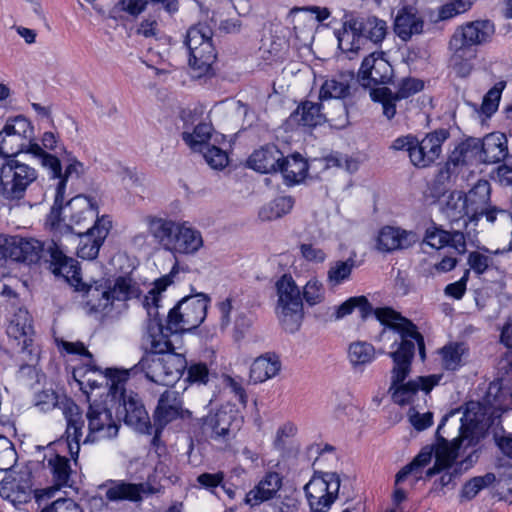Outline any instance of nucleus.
Here are the masks:
<instances>
[{"mask_svg":"<svg viewBox=\"0 0 512 512\" xmlns=\"http://www.w3.org/2000/svg\"><path fill=\"white\" fill-rule=\"evenodd\" d=\"M294 205V199L290 196H283L274 199L268 205L264 206L259 216L262 220H273L289 213Z\"/></svg>","mask_w":512,"mask_h":512,"instance_id":"47","label":"nucleus"},{"mask_svg":"<svg viewBox=\"0 0 512 512\" xmlns=\"http://www.w3.org/2000/svg\"><path fill=\"white\" fill-rule=\"evenodd\" d=\"M172 283L169 275L157 279L154 287L145 296L143 305L150 317L146 333L142 338V349L152 354L142 360L147 378L151 381L171 386L176 383L187 367L183 353L175 351L170 336L164 332V326L158 319L160 295Z\"/></svg>","mask_w":512,"mask_h":512,"instance_id":"2","label":"nucleus"},{"mask_svg":"<svg viewBox=\"0 0 512 512\" xmlns=\"http://www.w3.org/2000/svg\"><path fill=\"white\" fill-rule=\"evenodd\" d=\"M375 358V348L366 341H355L349 345L348 359L355 369H362Z\"/></svg>","mask_w":512,"mask_h":512,"instance_id":"45","label":"nucleus"},{"mask_svg":"<svg viewBox=\"0 0 512 512\" xmlns=\"http://www.w3.org/2000/svg\"><path fill=\"white\" fill-rule=\"evenodd\" d=\"M449 133L445 129H439L427 134L422 140L424 149L428 152V158L435 162L442 151V144L447 140Z\"/></svg>","mask_w":512,"mask_h":512,"instance_id":"50","label":"nucleus"},{"mask_svg":"<svg viewBox=\"0 0 512 512\" xmlns=\"http://www.w3.org/2000/svg\"><path fill=\"white\" fill-rule=\"evenodd\" d=\"M66 354L75 356L79 355L85 360V367L75 368L72 366L73 380L79 385V388L84 392L88 393L86 387L91 389L97 388L105 381L106 385L109 386V393L111 394V377L112 372H123L124 370L108 368L105 372L98 371L96 369L88 368L87 365L91 360L92 355L86 349L81 342H67L66 341Z\"/></svg>","mask_w":512,"mask_h":512,"instance_id":"18","label":"nucleus"},{"mask_svg":"<svg viewBox=\"0 0 512 512\" xmlns=\"http://www.w3.org/2000/svg\"><path fill=\"white\" fill-rule=\"evenodd\" d=\"M43 452L42 468L52 476L53 485L34 491L36 503L41 506L54 499L64 487V448L61 439L52 441L46 446H37Z\"/></svg>","mask_w":512,"mask_h":512,"instance_id":"14","label":"nucleus"},{"mask_svg":"<svg viewBox=\"0 0 512 512\" xmlns=\"http://www.w3.org/2000/svg\"><path fill=\"white\" fill-rule=\"evenodd\" d=\"M410 161L418 168H425L430 166L433 162L432 158H428V152L424 149L423 144L416 138V144L413 145L412 151H410Z\"/></svg>","mask_w":512,"mask_h":512,"instance_id":"62","label":"nucleus"},{"mask_svg":"<svg viewBox=\"0 0 512 512\" xmlns=\"http://www.w3.org/2000/svg\"><path fill=\"white\" fill-rule=\"evenodd\" d=\"M276 290L278 297L275 308L277 319L286 332L295 333L299 330L304 318L301 291L289 275H283L276 282Z\"/></svg>","mask_w":512,"mask_h":512,"instance_id":"9","label":"nucleus"},{"mask_svg":"<svg viewBox=\"0 0 512 512\" xmlns=\"http://www.w3.org/2000/svg\"><path fill=\"white\" fill-rule=\"evenodd\" d=\"M103 487L106 488L105 496L109 501L128 500L141 501L143 496L158 492V489L147 482L128 483L124 481H110Z\"/></svg>","mask_w":512,"mask_h":512,"instance_id":"24","label":"nucleus"},{"mask_svg":"<svg viewBox=\"0 0 512 512\" xmlns=\"http://www.w3.org/2000/svg\"><path fill=\"white\" fill-rule=\"evenodd\" d=\"M376 315L384 325L379 334V341L393 349L389 352V356L393 360L389 388L393 401L399 405H405L413 399L418 390L428 394L438 384L440 376H420L404 382L411 372L416 345L421 359H425L424 338L417 326L389 307L378 309Z\"/></svg>","mask_w":512,"mask_h":512,"instance_id":"1","label":"nucleus"},{"mask_svg":"<svg viewBox=\"0 0 512 512\" xmlns=\"http://www.w3.org/2000/svg\"><path fill=\"white\" fill-rule=\"evenodd\" d=\"M370 96L374 101L380 102L382 104L383 114L387 117V119H392L396 114V104L397 100L400 98L396 97L395 93L387 87H381L373 89L370 92Z\"/></svg>","mask_w":512,"mask_h":512,"instance_id":"49","label":"nucleus"},{"mask_svg":"<svg viewBox=\"0 0 512 512\" xmlns=\"http://www.w3.org/2000/svg\"><path fill=\"white\" fill-rule=\"evenodd\" d=\"M341 480L337 473L315 474L304 486L305 496L311 512H328L337 500Z\"/></svg>","mask_w":512,"mask_h":512,"instance_id":"15","label":"nucleus"},{"mask_svg":"<svg viewBox=\"0 0 512 512\" xmlns=\"http://www.w3.org/2000/svg\"><path fill=\"white\" fill-rule=\"evenodd\" d=\"M183 402L180 394L174 390H166L158 401L155 410V420L160 426L173 421L178 417H184V414H190L188 410H184Z\"/></svg>","mask_w":512,"mask_h":512,"instance_id":"30","label":"nucleus"},{"mask_svg":"<svg viewBox=\"0 0 512 512\" xmlns=\"http://www.w3.org/2000/svg\"><path fill=\"white\" fill-rule=\"evenodd\" d=\"M503 88L504 83L499 82L486 93L481 106L485 115L491 116L497 110Z\"/></svg>","mask_w":512,"mask_h":512,"instance_id":"57","label":"nucleus"},{"mask_svg":"<svg viewBox=\"0 0 512 512\" xmlns=\"http://www.w3.org/2000/svg\"><path fill=\"white\" fill-rule=\"evenodd\" d=\"M416 234L399 227L384 226L378 232L376 247L381 252L407 249L416 243Z\"/></svg>","mask_w":512,"mask_h":512,"instance_id":"27","label":"nucleus"},{"mask_svg":"<svg viewBox=\"0 0 512 512\" xmlns=\"http://www.w3.org/2000/svg\"><path fill=\"white\" fill-rule=\"evenodd\" d=\"M484 419L485 412L482 411L481 404L479 402H469L461 418L462 424L459 428V436L449 441L440 435L444 421L447 420V416H445L437 429L436 445L423 448L410 464L404 466L396 475V484L402 482L409 474H418L421 468L430 463L433 452L435 454V464L427 470V477H432L442 470L450 468L460 451H465L467 447L478 442V434L482 430L479 425Z\"/></svg>","mask_w":512,"mask_h":512,"instance_id":"3","label":"nucleus"},{"mask_svg":"<svg viewBox=\"0 0 512 512\" xmlns=\"http://www.w3.org/2000/svg\"><path fill=\"white\" fill-rule=\"evenodd\" d=\"M475 0H451L439 9V19L448 20L454 16L468 11Z\"/></svg>","mask_w":512,"mask_h":512,"instance_id":"55","label":"nucleus"},{"mask_svg":"<svg viewBox=\"0 0 512 512\" xmlns=\"http://www.w3.org/2000/svg\"><path fill=\"white\" fill-rule=\"evenodd\" d=\"M58 404V396L53 390H45L36 395L35 405L43 412L54 409Z\"/></svg>","mask_w":512,"mask_h":512,"instance_id":"64","label":"nucleus"},{"mask_svg":"<svg viewBox=\"0 0 512 512\" xmlns=\"http://www.w3.org/2000/svg\"><path fill=\"white\" fill-rule=\"evenodd\" d=\"M287 185L300 183L306 177L308 163L299 153L285 157L280 163L279 169Z\"/></svg>","mask_w":512,"mask_h":512,"instance_id":"39","label":"nucleus"},{"mask_svg":"<svg viewBox=\"0 0 512 512\" xmlns=\"http://www.w3.org/2000/svg\"><path fill=\"white\" fill-rule=\"evenodd\" d=\"M41 146L34 141L31 123L22 115L10 118L0 131V155L11 158L22 152L40 153Z\"/></svg>","mask_w":512,"mask_h":512,"instance_id":"10","label":"nucleus"},{"mask_svg":"<svg viewBox=\"0 0 512 512\" xmlns=\"http://www.w3.org/2000/svg\"><path fill=\"white\" fill-rule=\"evenodd\" d=\"M71 191L78 192L85 190L90 185L89 166L78 160L71 154L66 153V186Z\"/></svg>","mask_w":512,"mask_h":512,"instance_id":"37","label":"nucleus"},{"mask_svg":"<svg viewBox=\"0 0 512 512\" xmlns=\"http://www.w3.org/2000/svg\"><path fill=\"white\" fill-rule=\"evenodd\" d=\"M355 83L354 73L341 72L327 78L321 85L319 99H344L351 94L352 84Z\"/></svg>","mask_w":512,"mask_h":512,"instance_id":"32","label":"nucleus"},{"mask_svg":"<svg viewBox=\"0 0 512 512\" xmlns=\"http://www.w3.org/2000/svg\"><path fill=\"white\" fill-rule=\"evenodd\" d=\"M16 462L17 452L13 444L6 437H0V471H10Z\"/></svg>","mask_w":512,"mask_h":512,"instance_id":"54","label":"nucleus"},{"mask_svg":"<svg viewBox=\"0 0 512 512\" xmlns=\"http://www.w3.org/2000/svg\"><path fill=\"white\" fill-rule=\"evenodd\" d=\"M7 335L11 347L17 353L20 377L33 378L36 375L35 366L39 361L40 350L34 343L32 320L26 309L18 308L13 314L7 326Z\"/></svg>","mask_w":512,"mask_h":512,"instance_id":"6","label":"nucleus"},{"mask_svg":"<svg viewBox=\"0 0 512 512\" xmlns=\"http://www.w3.org/2000/svg\"><path fill=\"white\" fill-rule=\"evenodd\" d=\"M423 20L416 14L403 9L395 19L394 31L402 40H409L412 35L420 34L423 30Z\"/></svg>","mask_w":512,"mask_h":512,"instance_id":"41","label":"nucleus"},{"mask_svg":"<svg viewBox=\"0 0 512 512\" xmlns=\"http://www.w3.org/2000/svg\"><path fill=\"white\" fill-rule=\"evenodd\" d=\"M204 241L199 230L188 222H179L168 251L174 254L192 255L203 247Z\"/></svg>","mask_w":512,"mask_h":512,"instance_id":"25","label":"nucleus"},{"mask_svg":"<svg viewBox=\"0 0 512 512\" xmlns=\"http://www.w3.org/2000/svg\"><path fill=\"white\" fill-rule=\"evenodd\" d=\"M448 67L458 76H469L474 68V60L477 57V49L468 47L461 42L450 39L449 41Z\"/></svg>","mask_w":512,"mask_h":512,"instance_id":"28","label":"nucleus"},{"mask_svg":"<svg viewBox=\"0 0 512 512\" xmlns=\"http://www.w3.org/2000/svg\"><path fill=\"white\" fill-rule=\"evenodd\" d=\"M511 392L512 387H504L498 381L492 382L488 387L484 402L486 405L497 410L510 409L512 405Z\"/></svg>","mask_w":512,"mask_h":512,"instance_id":"44","label":"nucleus"},{"mask_svg":"<svg viewBox=\"0 0 512 512\" xmlns=\"http://www.w3.org/2000/svg\"><path fill=\"white\" fill-rule=\"evenodd\" d=\"M64 180H61L54 203L45 220V229L51 239L45 243L35 238L10 236L8 244L10 259L27 264L37 263L41 258L49 264V270L57 277L62 276L64 253L61 249L63 235Z\"/></svg>","mask_w":512,"mask_h":512,"instance_id":"4","label":"nucleus"},{"mask_svg":"<svg viewBox=\"0 0 512 512\" xmlns=\"http://www.w3.org/2000/svg\"><path fill=\"white\" fill-rule=\"evenodd\" d=\"M494 33V25L488 20L468 22L458 27L451 39L461 42L468 47L476 48L489 41Z\"/></svg>","mask_w":512,"mask_h":512,"instance_id":"26","label":"nucleus"},{"mask_svg":"<svg viewBox=\"0 0 512 512\" xmlns=\"http://www.w3.org/2000/svg\"><path fill=\"white\" fill-rule=\"evenodd\" d=\"M87 418L88 434L83 441L84 443L112 438L117 435L118 425L113 419L111 411L104 404L90 405Z\"/></svg>","mask_w":512,"mask_h":512,"instance_id":"21","label":"nucleus"},{"mask_svg":"<svg viewBox=\"0 0 512 512\" xmlns=\"http://www.w3.org/2000/svg\"><path fill=\"white\" fill-rule=\"evenodd\" d=\"M31 155L34 157L41 158L42 165L50 171L52 179L59 178L58 183H60L61 180H64V177H62L61 174V161L56 156L45 152L42 147L40 153ZM58 186L59 184H57L56 192L58 191Z\"/></svg>","mask_w":512,"mask_h":512,"instance_id":"58","label":"nucleus"},{"mask_svg":"<svg viewBox=\"0 0 512 512\" xmlns=\"http://www.w3.org/2000/svg\"><path fill=\"white\" fill-rule=\"evenodd\" d=\"M219 137L221 139L224 138L222 135H214L212 125L208 122H200L194 127L192 132L184 131L182 133V138L190 149L199 153L212 144L211 140L219 143Z\"/></svg>","mask_w":512,"mask_h":512,"instance_id":"38","label":"nucleus"},{"mask_svg":"<svg viewBox=\"0 0 512 512\" xmlns=\"http://www.w3.org/2000/svg\"><path fill=\"white\" fill-rule=\"evenodd\" d=\"M97 217H100L98 207L92 198L77 194L66 201V234L91 227Z\"/></svg>","mask_w":512,"mask_h":512,"instance_id":"20","label":"nucleus"},{"mask_svg":"<svg viewBox=\"0 0 512 512\" xmlns=\"http://www.w3.org/2000/svg\"><path fill=\"white\" fill-rule=\"evenodd\" d=\"M37 179L34 168L15 159H9L0 168V194L8 200L24 196L27 187Z\"/></svg>","mask_w":512,"mask_h":512,"instance_id":"17","label":"nucleus"},{"mask_svg":"<svg viewBox=\"0 0 512 512\" xmlns=\"http://www.w3.org/2000/svg\"><path fill=\"white\" fill-rule=\"evenodd\" d=\"M354 267L355 261L352 258L331 262L327 271L328 286L335 288L349 281Z\"/></svg>","mask_w":512,"mask_h":512,"instance_id":"46","label":"nucleus"},{"mask_svg":"<svg viewBox=\"0 0 512 512\" xmlns=\"http://www.w3.org/2000/svg\"><path fill=\"white\" fill-rule=\"evenodd\" d=\"M480 146V139L467 138L454 148L449 156V162L454 165H460L476 159L480 161Z\"/></svg>","mask_w":512,"mask_h":512,"instance_id":"42","label":"nucleus"},{"mask_svg":"<svg viewBox=\"0 0 512 512\" xmlns=\"http://www.w3.org/2000/svg\"><path fill=\"white\" fill-rule=\"evenodd\" d=\"M476 460L477 456L475 452L470 453L463 461L456 464L452 472H446L440 477L441 486L445 487L450 485L455 477H459L463 472L471 468Z\"/></svg>","mask_w":512,"mask_h":512,"instance_id":"59","label":"nucleus"},{"mask_svg":"<svg viewBox=\"0 0 512 512\" xmlns=\"http://www.w3.org/2000/svg\"><path fill=\"white\" fill-rule=\"evenodd\" d=\"M185 44L189 50V65L198 76L207 73L216 59L211 41V30L205 25L191 27L186 34Z\"/></svg>","mask_w":512,"mask_h":512,"instance_id":"16","label":"nucleus"},{"mask_svg":"<svg viewBox=\"0 0 512 512\" xmlns=\"http://www.w3.org/2000/svg\"><path fill=\"white\" fill-rule=\"evenodd\" d=\"M490 197L491 185L484 179L478 180L464 196L461 193L457 194V199L463 202L464 215L471 221L485 217L488 222L493 223L498 216L511 217L506 210L491 205Z\"/></svg>","mask_w":512,"mask_h":512,"instance_id":"12","label":"nucleus"},{"mask_svg":"<svg viewBox=\"0 0 512 512\" xmlns=\"http://www.w3.org/2000/svg\"><path fill=\"white\" fill-rule=\"evenodd\" d=\"M283 152L276 145L268 144L256 150L248 160L251 168L261 173L278 172Z\"/></svg>","mask_w":512,"mask_h":512,"instance_id":"34","label":"nucleus"},{"mask_svg":"<svg viewBox=\"0 0 512 512\" xmlns=\"http://www.w3.org/2000/svg\"><path fill=\"white\" fill-rule=\"evenodd\" d=\"M143 223L148 234L155 240V242L167 250L179 222L167 217L148 214L143 217Z\"/></svg>","mask_w":512,"mask_h":512,"instance_id":"31","label":"nucleus"},{"mask_svg":"<svg viewBox=\"0 0 512 512\" xmlns=\"http://www.w3.org/2000/svg\"><path fill=\"white\" fill-rule=\"evenodd\" d=\"M466 350L463 343H449L445 345L440 350L443 368L453 371L460 367Z\"/></svg>","mask_w":512,"mask_h":512,"instance_id":"48","label":"nucleus"},{"mask_svg":"<svg viewBox=\"0 0 512 512\" xmlns=\"http://www.w3.org/2000/svg\"><path fill=\"white\" fill-rule=\"evenodd\" d=\"M77 260L66 256V283L74 292L86 295L89 313L108 315L113 312L116 302H126L139 298L141 290L138 283L130 276H119L105 286H89L80 277Z\"/></svg>","mask_w":512,"mask_h":512,"instance_id":"5","label":"nucleus"},{"mask_svg":"<svg viewBox=\"0 0 512 512\" xmlns=\"http://www.w3.org/2000/svg\"><path fill=\"white\" fill-rule=\"evenodd\" d=\"M137 32L144 37H156L160 33V24L157 15L149 14L141 21L137 28Z\"/></svg>","mask_w":512,"mask_h":512,"instance_id":"63","label":"nucleus"},{"mask_svg":"<svg viewBox=\"0 0 512 512\" xmlns=\"http://www.w3.org/2000/svg\"><path fill=\"white\" fill-rule=\"evenodd\" d=\"M66 422V442L71 457L76 462V457L80 450L84 420L79 407L69 399H66Z\"/></svg>","mask_w":512,"mask_h":512,"instance_id":"29","label":"nucleus"},{"mask_svg":"<svg viewBox=\"0 0 512 512\" xmlns=\"http://www.w3.org/2000/svg\"><path fill=\"white\" fill-rule=\"evenodd\" d=\"M217 143L213 142L209 145L203 152H200L203 155V158L207 162V164L213 169H222L228 164V156L227 153L219 148Z\"/></svg>","mask_w":512,"mask_h":512,"instance_id":"52","label":"nucleus"},{"mask_svg":"<svg viewBox=\"0 0 512 512\" xmlns=\"http://www.w3.org/2000/svg\"><path fill=\"white\" fill-rule=\"evenodd\" d=\"M241 417L232 407H222L214 413L208 414L202 423V431L206 437L224 443L232 439L239 430Z\"/></svg>","mask_w":512,"mask_h":512,"instance_id":"19","label":"nucleus"},{"mask_svg":"<svg viewBox=\"0 0 512 512\" xmlns=\"http://www.w3.org/2000/svg\"><path fill=\"white\" fill-rule=\"evenodd\" d=\"M354 309H358L361 315V318L366 319L368 316H370L372 313L375 315V317L378 319L376 315V311L379 309H373L372 305L368 301L366 296H354L350 297L346 301H344L342 304L338 305L335 308V319L339 320L344 318L345 316L351 314Z\"/></svg>","mask_w":512,"mask_h":512,"instance_id":"43","label":"nucleus"},{"mask_svg":"<svg viewBox=\"0 0 512 512\" xmlns=\"http://www.w3.org/2000/svg\"><path fill=\"white\" fill-rule=\"evenodd\" d=\"M424 84L421 80L415 78L402 79L398 84V90L395 93L396 97L406 99L415 93L421 91Z\"/></svg>","mask_w":512,"mask_h":512,"instance_id":"60","label":"nucleus"},{"mask_svg":"<svg viewBox=\"0 0 512 512\" xmlns=\"http://www.w3.org/2000/svg\"><path fill=\"white\" fill-rule=\"evenodd\" d=\"M0 496L15 507L31 500L32 482L28 471L18 473L17 477L9 475L1 481Z\"/></svg>","mask_w":512,"mask_h":512,"instance_id":"22","label":"nucleus"},{"mask_svg":"<svg viewBox=\"0 0 512 512\" xmlns=\"http://www.w3.org/2000/svg\"><path fill=\"white\" fill-rule=\"evenodd\" d=\"M303 298L310 306L321 303L325 298L323 284L315 278L310 279L303 288Z\"/></svg>","mask_w":512,"mask_h":512,"instance_id":"56","label":"nucleus"},{"mask_svg":"<svg viewBox=\"0 0 512 512\" xmlns=\"http://www.w3.org/2000/svg\"><path fill=\"white\" fill-rule=\"evenodd\" d=\"M480 143V161L483 163H498L508 154L507 139L502 133H490Z\"/></svg>","mask_w":512,"mask_h":512,"instance_id":"35","label":"nucleus"},{"mask_svg":"<svg viewBox=\"0 0 512 512\" xmlns=\"http://www.w3.org/2000/svg\"><path fill=\"white\" fill-rule=\"evenodd\" d=\"M387 29L386 22L375 16L356 18L345 15L342 29L336 32L338 46L345 52H357L363 38L378 44L385 39Z\"/></svg>","mask_w":512,"mask_h":512,"instance_id":"7","label":"nucleus"},{"mask_svg":"<svg viewBox=\"0 0 512 512\" xmlns=\"http://www.w3.org/2000/svg\"><path fill=\"white\" fill-rule=\"evenodd\" d=\"M468 265L476 274H483L492 264V258L489 255L479 251L470 252L467 259Z\"/></svg>","mask_w":512,"mask_h":512,"instance_id":"61","label":"nucleus"},{"mask_svg":"<svg viewBox=\"0 0 512 512\" xmlns=\"http://www.w3.org/2000/svg\"><path fill=\"white\" fill-rule=\"evenodd\" d=\"M209 301L204 293L184 297L169 311L164 332L177 334L197 328L206 318Z\"/></svg>","mask_w":512,"mask_h":512,"instance_id":"11","label":"nucleus"},{"mask_svg":"<svg viewBox=\"0 0 512 512\" xmlns=\"http://www.w3.org/2000/svg\"><path fill=\"white\" fill-rule=\"evenodd\" d=\"M282 368L280 357L271 352L257 357L250 367V380L257 384L276 377Z\"/></svg>","mask_w":512,"mask_h":512,"instance_id":"33","label":"nucleus"},{"mask_svg":"<svg viewBox=\"0 0 512 512\" xmlns=\"http://www.w3.org/2000/svg\"><path fill=\"white\" fill-rule=\"evenodd\" d=\"M288 21L293 24V30L295 33L302 31L306 26L313 25V17L310 15L309 6L307 7H293L288 15Z\"/></svg>","mask_w":512,"mask_h":512,"instance_id":"53","label":"nucleus"},{"mask_svg":"<svg viewBox=\"0 0 512 512\" xmlns=\"http://www.w3.org/2000/svg\"><path fill=\"white\" fill-rule=\"evenodd\" d=\"M113 227V221L109 215L97 217L93 225L82 231L66 234V240L75 248L77 257L83 260L97 258L100 248L104 244Z\"/></svg>","mask_w":512,"mask_h":512,"instance_id":"13","label":"nucleus"},{"mask_svg":"<svg viewBox=\"0 0 512 512\" xmlns=\"http://www.w3.org/2000/svg\"><path fill=\"white\" fill-rule=\"evenodd\" d=\"M381 53H371L362 61L358 78L362 86L371 84H385L392 75L391 65L381 57Z\"/></svg>","mask_w":512,"mask_h":512,"instance_id":"23","label":"nucleus"},{"mask_svg":"<svg viewBox=\"0 0 512 512\" xmlns=\"http://www.w3.org/2000/svg\"><path fill=\"white\" fill-rule=\"evenodd\" d=\"M282 486V478L277 472H268L263 479L246 495V503L255 506L275 496Z\"/></svg>","mask_w":512,"mask_h":512,"instance_id":"36","label":"nucleus"},{"mask_svg":"<svg viewBox=\"0 0 512 512\" xmlns=\"http://www.w3.org/2000/svg\"><path fill=\"white\" fill-rule=\"evenodd\" d=\"M496 480L493 473H486L483 476H476L467 481L461 490V498L465 500L473 499L481 490L490 486Z\"/></svg>","mask_w":512,"mask_h":512,"instance_id":"51","label":"nucleus"},{"mask_svg":"<svg viewBox=\"0 0 512 512\" xmlns=\"http://www.w3.org/2000/svg\"><path fill=\"white\" fill-rule=\"evenodd\" d=\"M128 376V371L110 373L111 398L119 404L118 413L124 414L125 423L135 430L145 433L150 427L149 416L137 394L132 391L127 393L125 384Z\"/></svg>","mask_w":512,"mask_h":512,"instance_id":"8","label":"nucleus"},{"mask_svg":"<svg viewBox=\"0 0 512 512\" xmlns=\"http://www.w3.org/2000/svg\"><path fill=\"white\" fill-rule=\"evenodd\" d=\"M322 105L306 101L291 115V119L306 127H316L333 120L321 111Z\"/></svg>","mask_w":512,"mask_h":512,"instance_id":"40","label":"nucleus"}]
</instances>
